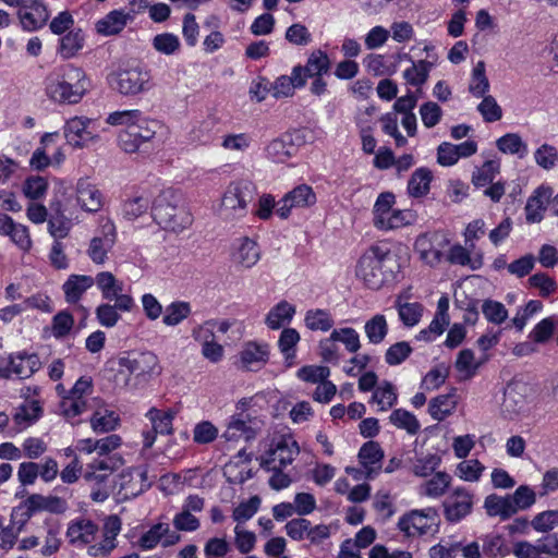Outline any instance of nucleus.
Returning a JSON list of instances; mask_svg holds the SVG:
<instances>
[{"label":"nucleus","mask_w":558,"mask_h":558,"mask_svg":"<svg viewBox=\"0 0 558 558\" xmlns=\"http://www.w3.org/2000/svg\"><path fill=\"white\" fill-rule=\"evenodd\" d=\"M119 415L108 409H98L90 418V425L96 433H108L119 425Z\"/></svg>","instance_id":"a19ab883"},{"label":"nucleus","mask_w":558,"mask_h":558,"mask_svg":"<svg viewBox=\"0 0 558 558\" xmlns=\"http://www.w3.org/2000/svg\"><path fill=\"white\" fill-rule=\"evenodd\" d=\"M122 463L123 460L121 457L112 456L104 460H95L87 464L83 473V478L93 485L90 498L94 501L101 502L109 497L110 492L106 482L112 472Z\"/></svg>","instance_id":"423d86ee"},{"label":"nucleus","mask_w":558,"mask_h":558,"mask_svg":"<svg viewBox=\"0 0 558 558\" xmlns=\"http://www.w3.org/2000/svg\"><path fill=\"white\" fill-rule=\"evenodd\" d=\"M396 197L391 192L380 193L373 207V223L378 230H384L395 217Z\"/></svg>","instance_id":"cd10ccee"},{"label":"nucleus","mask_w":558,"mask_h":558,"mask_svg":"<svg viewBox=\"0 0 558 558\" xmlns=\"http://www.w3.org/2000/svg\"><path fill=\"white\" fill-rule=\"evenodd\" d=\"M531 525L537 532H548L558 525V510H548L538 513L531 521Z\"/></svg>","instance_id":"774afa93"},{"label":"nucleus","mask_w":558,"mask_h":558,"mask_svg":"<svg viewBox=\"0 0 558 558\" xmlns=\"http://www.w3.org/2000/svg\"><path fill=\"white\" fill-rule=\"evenodd\" d=\"M151 215L162 229L172 232L186 229L193 221L182 195L170 189L157 195L151 206Z\"/></svg>","instance_id":"f03ea898"},{"label":"nucleus","mask_w":558,"mask_h":558,"mask_svg":"<svg viewBox=\"0 0 558 558\" xmlns=\"http://www.w3.org/2000/svg\"><path fill=\"white\" fill-rule=\"evenodd\" d=\"M142 111L134 109V110H123V111H116L108 116L107 123L113 126L118 125H124V131H130L131 126L138 121V119L142 117Z\"/></svg>","instance_id":"e2e57ef3"},{"label":"nucleus","mask_w":558,"mask_h":558,"mask_svg":"<svg viewBox=\"0 0 558 558\" xmlns=\"http://www.w3.org/2000/svg\"><path fill=\"white\" fill-rule=\"evenodd\" d=\"M432 181V172L426 168L415 170L409 181L408 190L410 195L420 197L425 195L429 190Z\"/></svg>","instance_id":"37998d69"},{"label":"nucleus","mask_w":558,"mask_h":558,"mask_svg":"<svg viewBox=\"0 0 558 558\" xmlns=\"http://www.w3.org/2000/svg\"><path fill=\"white\" fill-rule=\"evenodd\" d=\"M389 252L377 245L371 246L360 258L356 276L373 290H378L386 282L388 275L384 270Z\"/></svg>","instance_id":"39448f33"},{"label":"nucleus","mask_w":558,"mask_h":558,"mask_svg":"<svg viewBox=\"0 0 558 558\" xmlns=\"http://www.w3.org/2000/svg\"><path fill=\"white\" fill-rule=\"evenodd\" d=\"M456 405L453 395H440L429 401L428 412L434 420L440 422L453 412Z\"/></svg>","instance_id":"ea45409f"},{"label":"nucleus","mask_w":558,"mask_h":558,"mask_svg":"<svg viewBox=\"0 0 558 558\" xmlns=\"http://www.w3.org/2000/svg\"><path fill=\"white\" fill-rule=\"evenodd\" d=\"M74 205L71 197L54 203L53 208L57 217H52L48 225L49 231L54 238H64L70 230V221L72 218V209Z\"/></svg>","instance_id":"393cba45"},{"label":"nucleus","mask_w":558,"mask_h":558,"mask_svg":"<svg viewBox=\"0 0 558 558\" xmlns=\"http://www.w3.org/2000/svg\"><path fill=\"white\" fill-rule=\"evenodd\" d=\"M299 453L300 447L291 435L275 436L269 448L259 458V465L264 470H274L275 465L286 468L294 461Z\"/></svg>","instance_id":"0eeeda50"},{"label":"nucleus","mask_w":558,"mask_h":558,"mask_svg":"<svg viewBox=\"0 0 558 558\" xmlns=\"http://www.w3.org/2000/svg\"><path fill=\"white\" fill-rule=\"evenodd\" d=\"M122 527L121 519L118 515L106 518L102 526V539L92 544L99 532L98 525L89 519H77L72 521L66 530V537L75 547H87V555L93 558H106L117 548V536Z\"/></svg>","instance_id":"f257e3e1"},{"label":"nucleus","mask_w":558,"mask_h":558,"mask_svg":"<svg viewBox=\"0 0 558 558\" xmlns=\"http://www.w3.org/2000/svg\"><path fill=\"white\" fill-rule=\"evenodd\" d=\"M514 514L520 510H526L536 501V495L532 488L526 485L519 486L513 494L509 495Z\"/></svg>","instance_id":"8fccbe9b"},{"label":"nucleus","mask_w":558,"mask_h":558,"mask_svg":"<svg viewBox=\"0 0 558 558\" xmlns=\"http://www.w3.org/2000/svg\"><path fill=\"white\" fill-rule=\"evenodd\" d=\"M429 69L430 63L422 60L418 63H414L412 64V66L407 69L403 75L409 84L414 86H421L426 82Z\"/></svg>","instance_id":"680f3d73"},{"label":"nucleus","mask_w":558,"mask_h":558,"mask_svg":"<svg viewBox=\"0 0 558 558\" xmlns=\"http://www.w3.org/2000/svg\"><path fill=\"white\" fill-rule=\"evenodd\" d=\"M484 509L488 517H498L501 521H506L514 515L509 495L499 496L490 494L484 500Z\"/></svg>","instance_id":"f704fd0d"},{"label":"nucleus","mask_w":558,"mask_h":558,"mask_svg":"<svg viewBox=\"0 0 558 558\" xmlns=\"http://www.w3.org/2000/svg\"><path fill=\"white\" fill-rule=\"evenodd\" d=\"M489 82L485 74V63L478 61L473 69L472 80L469 86V90L475 97H484L488 92Z\"/></svg>","instance_id":"49530a36"},{"label":"nucleus","mask_w":558,"mask_h":558,"mask_svg":"<svg viewBox=\"0 0 558 558\" xmlns=\"http://www.w3.org/2000/svg\"><path fill=\"white\" fill-rule=\"evenodd\" d=\"M111 83L120 94L134 96L150 88V74L138 66L119 70L111 75Z\"/></svg>","instance_id":"9d476101"},{"label":"nucleus","mask_w":558,"mask_h":558,"mask_svg":"<svg viewBox=\"0 0 558 558\" xmlns=\"http://www.w3.org/2000/svg\"><path fill=\"white\" fill-rule=\"evenodd\" d=\"M26 514L31 517L38 511H48L52 513H63L68 509L66 501L57 496H43L33 494L24 501Z\"/></svg>","instance_id":"bb28decb"},{"label":"nucleus","mask_w":558,"mask_h":558,"mask_svg":"<svg viewBox=\"0 0 558 558\" xmlns=\"http://www.w3.org/2000/svg\"><path fill=\"white\" fill-rule=\"evenodd\" d=\"M263 427V422L250 413H234L227 425L222 437L228 441H234L243 438L250 441L256 437Z\"/></svg>","instance_id":"f8f14e48"},{"label":"nucleus","mask_w":558,"mask_h":558,"mask_svg":"<svg viewBox=\"0 0 558 558\" xmlns=\"http://www.w3.org/2000/svg\"><path fill=\"white\" fill-rule=\"evenodd\" d=\"M114 243L113 227H110V232L104 234V236H94L87 250V255L90 260L96 265H104L108 259V252L111 250Z\"/></svg>","instance_id":"72a5a7b5"},{"label":"nucleus","mask_w":558,"mask_h":558,"mask_svg":"<svg viewBox=\"0 0 558 558\" xmlns=\"http://www.w3.org/2000/svg\"><path fill=\"white\" fill-rule=\"evenodd\" d=\"M48 191V181L40 175L28 177L23 185L22 192L31 201L43 198Z\"/></svg>","instance_id":"a18cd8bd"},{"label":"nucleus","mask_w":558,"mask_h":558,"mask_svg":"<svg viewBox=\"0 0 558 558\" xmlns=\"http://www.w3.org/2000/svg\"><path fill=\"white\" fill-rule=\"evenodd\" d=\"M92 120L83 117H74L66 121L64 126V136L70 145L76 148H83L98 140L88 125Z\"/></svg>","instance_id":"aec40b11"},{"label":"nucleus","mask_w":558,"mask_h":558,"mask_svg":"<svg viewBox=\"0 0 558 558\" xmlns=\"http://www.w3.org/2000/svg\"><path fill=\"white\" fill-rule=\"evenodd\" d=\"M526 391L527 386L523 383H511L506 387L501 403V413L506 418H513L524 411Z\"/></svg>","instance_id":"412c9836"},{"label":"nucleus","mask_w":558,"mask_h":558,"mask_svg":"<svg viewBox=\"0 0 558 558\" xmlns=\"http://www.w3.org/2000/svg\"><path fill=\"white\" fill-rule=\"evenodd\" d=\"M98 290L104 300L111 302L119 298H133L131 294L123 292V282L118 280L110 271H100L94 278Z\"/></svg>","instance_id":"c756f323"},{"label":"nucleus","mask_w":558,"mask_h":558,"mask_svg":"<svg viewBox=\"0 0 558 558\" xmlns=\"http://www.w3.org/2000/svg\"><path fill=\"white\" fill-rule=\"evenodd\" d=\"M87 85L85 74L81 69L70 68L62 76L52 78L47 87L50 98L58 102H78Z\"/></svg>","instance_id":"20e7f679"},{"label":"nucleus","mask_w":558,"mask_h":558,"mask_svg":"<svg viewBox=\"0 0 558 558\" xmlns=\"http://www.w3.org/2000/svg\"><path fill=\"white\" fill-rule=\"evenodd\" d=\"M485 466L476 459L463 460L457 465V474L466 482H477Z\"/></svg>","instance_id":"4d7b16f0"},{"label":"nucleus","mask_w":558,"mask_h":558,"mask_svg":"<svg viewBox=\"0 0 558 558\" xmlns=\"http://www.w3.org/2000/svg\"><path fill=\"white\" fill-rule=\"evenodd\" d=\"M191 313V306L186 302H173L166 308L162 318L163 324L167 326H177L185 319Z\"/></svg>","instance_id":"5fc2aeb1"},{"label":"nucleus","mask_w":558,"mask_h":558,"mask_svg":"<svg viewBox=\"0 0 558 558\" xmlns=\"http://www.w3.org/2000/svg\"><path fill=\"white\" fill-rule=\"evenodd\" d=\"M482 311L488 322L497 325L504 323L508 317L505 305L497 301L486 300L483 303Z\"/></svg>","instance_id":"0e129e2a"},{"label":"nucleus","mask_w":558,"mask_h":558,"mask_svg":"<svg viewBox=\"0 0 558 558\" xmlns=\"http://www.w3.org/2000/svg\"><path fill=\"white\" fill-rule=\"evenodd\" d=\"M161 128L160 122L142 114L130 131L119 134V145L125 153H135L143 143L151 141Z\"/></svg>","instance_id":"1a4fd4ad"},{"label":"nucleus","mask_w":558,"mask_h":558,"mask_svg":"<svg viewBox=\"0 0 558 558\" xmlns=\"http://www.w3.org/2000/svg\"><path fill=\"white\" fill-rule=\"evenodd\" d=\"M111 302L109 301L101 303L95 311L98 323L106 328H112L118 324L121 317L120 312L130 313L136 306L133 298H119Z\"/></svg>","instance_id":"6ab92c4d"},{"label":"nucleus","mask_w":558,"mask_h":558,"mask_svg":"<svg viewBox=\"0 0 558 558\" xmlns=\"http://www.w3.org/2000/svg\"><path fill=\"white\" fill-rule=\"evenodd\" d=\"M477 110L486 122H495L500 120L502 117V110L500 106L490 95L484 96L483 100L477 106Z\"/></svg>","instance_id":"338daca9"},{"label":"nucleus","mask_w":558,"mask_h":558,"mask_svg":"<svg viewBox=\"0 0 558 558\" xmlns=\"http://www.w3.org/2000/svg\"><path fill=\"white\" fill-rule=\"evenodd\" d=\"M553 196V190L546 186L537 187L533 195L529 197L525 205V219L529 223L541 222L544 213Z\"/></svg>","instance_id":"a878e982"},{"label":"nucleus","mask_w":558,"mask_h":558,"mask_svg":"<svg viewBox=\"0 0 558 558\" xmlns=\"http://www.w3.org/2000/svg\"><path fill=\"white\" fill-rule=\"evenodd\" d=\"M92 379L81 377L70 390L69 395L63 396L62 401L60 402L61 413L68 418H72L84 413L87 408H89L84 396L92 391Z\"/></svg>","instance_id":"2eb2a0df"},{"label":"nucleus","mask_w":558,"mask_h":558,"mask_svg":"<svg viewBox=\"0 0 558 558\" xmlns=\"http://www.w3.org/2000/svg\"><path fill=\"white\" fill-rule=\"evenodd\" d=\"M305 325L311 330L328 331L333 326V319L324 310H312L305 315Z\"/></svg>","instance_id":"09e8293b"},{"label":"nucleus","mask_w":558,"mask_h":558,"mask_svg":"<svg viewBox=\"0 0 558 558\" xmlns=\"http://www.w3.org/2000/svg\"><path fill=\"white\" fill-rule=\"evenodd\" d=\"M150 206V199L147 195H133L124 201L122 205L123 217L128 220H135L144 215Z\"/></svg>","instance_id":"79ce46f5"},{"label":"nucleus","mask_w":558,"mask_h":558,"mask_svg":"<svg viewBox=\"0 0 558 558\" xmlns=\"http://www.w3.org/2000/svg\"><path fill=\"white\" fill-rule=\"evenodd\" d=\"M473 494L463 488H454L444 501V513L447 521L456 523L472 512Z\"/></svg>","instance_id":"dca6fc26"},{"label":"nucleus","mask_w":558,"mask_h":558,"mask_svg":"<svg viewBox=\"0 0 558 558\" xmlns=\"http://www.w3.org/2000/svg\"><path fill=\"white\" fill-rule=\"evenodd\" d=\"M178 411L169 408L161 410L158 408H150L145 414L146 418L150 422L151 428L159 435H172L174 432L173 420L177 416Z\"/></svg>","instance_id":"2f4dec72"},{"label":"nucleus","mask_w":558,"mask_h":558,"mask_svg":"<svg viewBox=\"0 0 558 558\" xmlns=\"http://www.w3.org/2000/svg\"><path fill=\"white\" fill-rule=\"evenodd\" d=\"M395 307L398 312L400 320L407 327H413L418 324L423 315L422 304L410 303L403 300L402 295H398L395 301Z\"/></svg>","instance_id":"e433bc0d"},{"label":"nucleus","mask_w":558,"mask_h":558,"mask_svg":"<svg viewBox=\"0 0 558 558\" xmlns=\"http://www.w3.org/2000/svg\"><path fill=\"white\" fill-rule=\"evenodd\" d=\"M120 373H129L136 379L147 381L154 375H159V360L153 352L129 353L119 359Z\"/></svg>","instance_id":"6e6552de"},{"label":"nucleus","mask_w":558,"mask_h":558,"mask_svg":"<svg viewBox=\"0 0 558 558\" xmlns=\"http://www.w3.org/2000/svg\"><path fill=\"white\" fill-rule=\"evenodd\" d=\"M372 401L379 407V410L387 411L397 402L395 387L389 381H384L378 386L372 396Z\"/></svg>","instance_id":"c03bdc74"},{"label":"nucleus","mask_w":558,"mask_h":558,"mask_svg":"<svg viewBox=\"0 0 558 558\" xmlns=\"http://www.w3.org/2000/svg\"><path fill=\"white\" fill-rule=\"evenodd\" d=\"M449 243L450 240L442 232L424 233L415 240L414 248L424 263L436 266L441 262Z\"/></svg>","instance_id":"9b49d317"},{"label":"nucleus","mask_w":558,"mask_h":558,"mask_svg":"<svg viewBox=\"0 0 558 558\" xmlns=\"http://www.w3.org/2000/svg\"><path fill=\"white\" fill-rule=\"evenodd\" d=\"M295 313V307L287 301L279 302L266 316V325L270 329H279L289 323Z\"/></svg>","instance_id":"58836bf2"},{"label":"nucleus","mask_w":558,"mask_h":558,"mask_svg":"<svg viewBox=\"0 0 558 558\" xmlns=\"http://www.w3.org/2000/svg\"><path fill=\"white\" fill-rule=\"evenodd\" d=\"M269 359V348L265 343L246 342L240 352V364L245 371L260 369Z\"/></svg>","instance_id":"b1692460"},{"label":"nucleus","mask_w":558,"mask_h":558,"mask_svg":"<svg viewBox=\"0 0 558 558\" xmlns=\"http://www.w3.org/2000/svg\"><path fill=\"white\" fill-rule=\"evenodd\" d=\"M446 259L452 265L470 266L474 270L482 266V260H472L470 251L460 244L449 248Z\"/></svg>","instance_id":"de8ad7c7"},{"label":"nucleus","mask_w":558,"mask_h":558,"mask_svg":"<svg viewBox=\"0 0 558 558\" xmlns=\"http://www.w3.org/2000/svg\"><path fill=\"white\" fill-rule=\"evenodd\" d=\"M39 365L40 362L36 354H17L11 356L8 369L23 379L31 377L39 368Z\"/></svg>","instance_id":"c9c22d12"},{"label":"nucleus","mask_w":558,"mask_h":558,"mask_svg":"<svg viewBox=\"0 0 558 558\" xmlns=\"http://www.w3.org/2000/svg\"><path fill=\"white\" fill-rule=\"evenodd\" d=\"M332 339L344 344L350 353H355L361 348V340L357 331L351 327L332 330Z\"/></svg>","instance_id":"13d9d810"},{"label":"nucleus","mask_w":558,"mask_h":558,"mask_svg":"<svg viewBox=\"0 0 558 558\" xmlns=\"http://www.w3.org/2000/svg\"><path fill=\"white\" fill-rule=\"evenodd\" d=\"M254 198V186L246 181L230 183L216 208L217 216L228 222L238 221L247 214V206Z\"/></svg>","instance_id":"7ed1b4c3"},{"label":"nucleus","mask_w":558,"mask_h":558,"mask_svg":"<svg viewBox=\"0 0 558 558\" xmlns=\"http://www.w3.org/2000/svg\"><path fill=\"white\" fill-rule=\"evenodd\" d=\"M384 452L379 444L367 441L359 451V460L365 469V478H373L381 469Z\"/></svg>","instance_id":"c85d7f7f"},{"label":"nucleus","mask_w":558,"mask_h":558,"mask_svg":"<svg viewBox=\"0 0 558 558\" xmlns=\"http://www.w3.org/2000/svg\"><path fill=\"white\" fill-rule=\"evenodd\" d=\"M437 517L434 508L413 510L399 520L398 526L409 537L420 536L436 526Z\"/></svg>","instance_id":"ddd939ff"},{"label":"nucleus","mask_w":558,"mask_h":558,"mask_svg":"<svg viewBox=\"0 0 558 558\" xmlns=\"http://www.w3.org/2000/svg\"><path fill=\"white\" fill-rule=\"evenodd\" d=\"M497 148L504 154H520L526 151V144L522 141L521 136L517 133H508L496 142Z\"/></svg>","instance_id":"bf43d9fd"},{"label":"nucleus","mask_w":558,"mask_h":558,"mask_svg":"<svg viewBox=\"0 0 558 558\" xmlns=\"http://www.w3.org/2000/svg\"><path fill=\"white\" fill-rule=\"evenodd\" d=\"M23 9L17 12L21 26L24 31L34 32L40 29L49 20V11L47 7L39 0H29L28 4H24Z\"/></svg>","instance_id":"4be33fe9"},{"label":"nucleus","mask_w":558,"mask_h":558,"mask_svg":"<svg viewBox=\"0 0 558 558\" xmlns=\"http://www.w3.org/2000/svg\"><path fill=\"white\" fill-rule=\"evenodd\" d=\"M132 20V13L113 10L96 23V31L104 36L118 35Z\"/></svg>","instance_id":"7c9ffc66"},{"label":"nucleus","mask_w":558,"mask_h":558,"mask_svg":"<svg viewBox=\"0 0 558 558\" xmlns=\"http://www.w3.org/2000/svg\"><path fill=\"white\" fill-rule=\"evenodd\" d=\"M329 69V59L327 54L320 50L314 51L304 68L307 76H320Z\"/></svg>","instance_id":"052dcab7"},{"label":"nucleus","mask_w":558,"mask_h":558,"mask_svg":"<svg viewBox=\"0 0 558 558\" xmlns=\"http://www.w3.org/2000/svg\"><path fill=\"white\" fill-rule=\"evenodd\" d=\"M316 203V194L310 185L301 184L287 193L279 202L276 214L287 219L292 208L311 207Z\"/></svg>","instance_id":"f3484780"},{"label":"nucleus","mask_w":558,"mask_h":558,"mask_svg":"<svg viewBox=\"0 0 558 558\" xmlns=\"http://www.w3.org/2000/svg\"><path fill=\"white\" fill-rule=\"evenodd\" d=\"M294 146L281 138L274 140L266 148L268 158L275 162H284L294 153Z\"/></svg>","instance_id":"603ef678"},{"label":"nucleus","mask_w":558,"mask_h":558,"mask_svg":"<svg viewBox=\"0 0 558 558\" xmlns=\"http://www.w3.org/2000/svg\"><path fill=\"white\" fill-rule=\"evenodd\" d=\"M388 323L383 314H376L364 324V333L371 344H380L388 335Z\"/></svg>","instance_id":"4c0bfd02"},{"label":"nucleus","mask_w":558,"mask_h":558,"mask_svg":"<svg viewBox=\"0 0 558 558\" xmlns=\"http://www.w3.org/2000/svg\"><path fill=\"white\" fill-rule=\"evenodd\" d=\"M76 205L85 213L96 214L104 206L101 191L88 178H80L75 184Z\"/></svg>","instance_id":"a211bd4d"},{"label":"nucleus","mask_w":558,"mask_h":558,"mask_svg":"<svg viewBox=\"0 0 558 558\" xmlns=\"http://www.w3.org/2000/svg\"><path fill=\"white\" fill-rule=\"evenodd\" d=\"M150 486L145 469L136 468L123 471L114 484L121 500L134 498Z\"/></svg>","instance_id":"4468645a"},{"label":"nucleus","mask_w":558,"mask_h":558,"mask_svg":"<svg viewBox=\"0 0 558 558\" xmlns=\"http://www.w3.org/2000/svg\"><path fill=\"white\" fill-rule=\"evenodd\" d=\"M390 422L398 428L405 429L409 434H416L420 429V423L409 411L397 409L390 416Z\"/></svg>","instance_id":"864d4df0"},{"label":"nucleus","mask_w":558,"mask_h":558,"mask_svg":"<svg viewBox=\"0 0 558 558\" xmlns=\"http://www.w3.org/2000/svg\"><path fill=\"white\" fill-rule=\"evenodd\" d=\"M84 38L80 32H70L61 39L60 53L63 58H72L80 49H82Z\"/></svg>","instance_id":"69168bd1"},{"label":"nucleus","mask_w":558,"mask_h":558,"mask_svg":"<svg viewBox=\"0 0 558 558\" xmlns=\"http://www.w3.org/2000/svg\"><path fill=\"white\" fill-rule=\"evenodd\" d=\"M260 248L256 241L251 238L243 236L234 244L232 260L243 269L254 267L260 259Z\"/></svg>","instance_id":"5701e85b"},{"label":"nucleus","mask_w":558,"mask_h":558,"mask_svg":"<svg viewBox=\"0 0 558 558\" xmlns=\"http://www.w3.org/2000/svg\"><path fill=\"white\" fill-rule=\"evenodd\" d=\"M451 477L445 472H437L430 480L425 482L423 490L426 496L440 497L449 487Z\"/></svg>","instance_id":"3c124183"},{"label":"nucleus","mask_w":558,"mask_h":558,"mask_svg":"<svg viewBox=\"0 0 558 558\" xmlns=\"http://www.w3.org/2000/svg\"><path fill=\"white\" fill-rule=\"evenodd\" d=\"M94 286V277L86 275H71L62 286L68 303H77L83 294Z\"/></svg>","instance_id":"473e14b6"},{"label":"nucleus","mask_w":558,"mask_h":558,"mask_svg":"<svg viewBox=\"0 0 558 558\" xmlns=\"http://www.w3.org/2000/svg\"><path fill=\"white\" fill-rule=\"evenodd\" d=\"M169 532V525L166 523H158L153 525L146 533L138 539V546L142 549L148 550L156 547L162 537Z\"/></svg>","instance_id":"6e6d98bb"}]
</instances>
